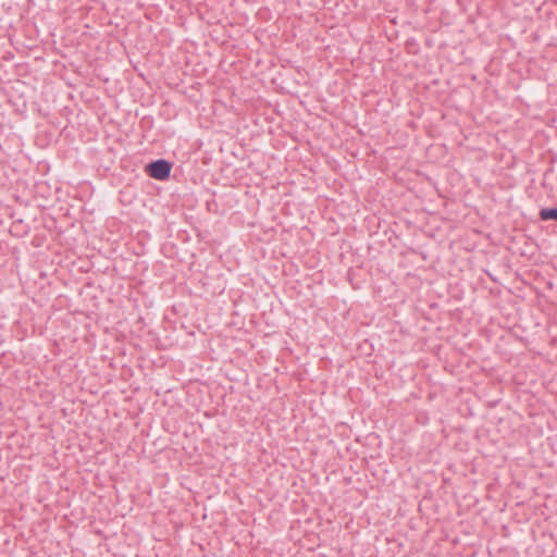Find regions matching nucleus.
<instances>
[{"instance_id": "f03ea898", "label": "nucleus", "mask_w": 557, "mask_h": 557, "mask_svg": "<svg viewBox=\"0 0 557 557\" xmlns=\"http://www.w3.org/2000/svg\"><path fill=\"white\" fill-rule=\"evenodd\" d=\"M542 220H556L557 221V208L542 209L540 212Z\"/></svg>"}, {"instance_id": "f257e3e1", "label": "nucleus", "mask_w": 557, "mask_h": 557, "mask_svg": "<svg viewBox=\"0 0 557 557\" xmlns=\"http://www.w3.org/2000/svg\"><path fill=\"white\" fill-rule=\"evenodd\" d=\"M171 165L165 160H157L148 165L149 175L156 180H164L170 175Z\"/></svg>"}]
</instances>
